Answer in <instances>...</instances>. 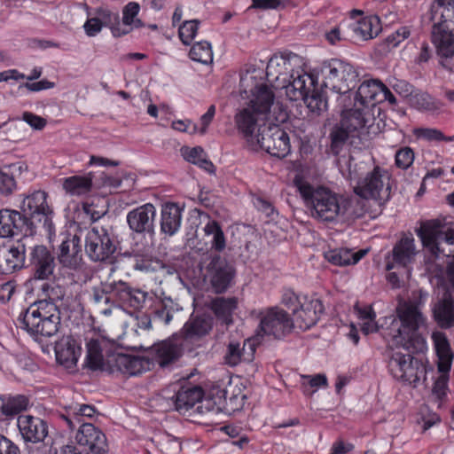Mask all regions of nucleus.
Listing matches in <instances>:
<instances>
[{"mask_svg": "<svg viewBox=\"0 0 454 454\" xmlns=\"http://www.w3.org/2000/svg\"><path fill=\"white\" fill-rule=\"evenodd\" d=\"M262 80V71L255 67H249L240 76V87L248 94V100L238 110L234 120L238 130L250 144L272 119L283 122L287 118L286 112L275 101L273 91Z\"/></svg>", "mask_w": 454, "mask_h": 454, "instance_id": "f257e3e1", "label": "nucleus"}, {"mask_svg": "<svg viewBox=\"0 0 454 454\" xmlns=\"http://www.w3.org/2000/svg\"><path fill=\"white\" fill-rule=\"evenodd\" d=\"M338 163L341 175L349 181L356 196L380 205L390 199L391 176L386 168L376 165L372 157L359 160L352 155H342Z\"/></svg>", "mask_w": 454, "mask_h": 454, "instance_id": "f03ea898", "label": "nucleus"}, {"mask_svg": "<svg viewBox=\"0 0 454 454\" xmlns=\"http://www.w3.org/2000/svg\"><path fill=\"white\" fill-rule=\"evenodd\" d=\"M397 316L390 315L375 319H368L362 322V332L369 334L381 331V335L387 341H391L396 347H402L406 350L423 351L426 348V340L417 332L420 325L425 323V317L411 304L399 306L396 309Z\"/></svg>", "mask_w": 454, "mask_h": 454, "instance_id": "7ed1b4c3", "label": "nucleus"}, {"mask_svg": "<svg viewBox=\"0 0 454 454\" xmlns=\"http://www.w3.org/2000/svg\"><path fill=\"white\" fill-rule=\"evenodd\" d=\"M295 185L310 215L321 222H333L346 213V200L324 186H314L303 180H295Z\"/></svg>", "mask_w": 454, "mask_h": 454, "instance_id": "20e7f679", "label": "nucleus"}, {"mask_svg": "<svg viewBox=\"0 0 454 454\" xmlns=\"http://www.w3.org/2000/svg\"><path fill=\"white\" fill-rule=\"evenodd\" d=\"M20 328L26 330L36 340L51 337L59 331V311L56 304L42 300L30 305L18 317Z\"/></svg>", "mask_w": 454, "mask_h": 454, "instance_id": "39448f33", "label": "nucleus"}, {"mask_svg": "<svg viewBox=\"0 0 454 454\" xmlns=\"http://www.w3.org/2000/svg\"><path fill=\"white\" fill-rule=\"evenodd\" d=\"M434 22L432 39L438 54L446 59L454 56V0H437L430 8Z\"/></svg>", "mask_w": 454, "mask_h": 454, "instance_id": "423d86ee", "label": "nucleus"}, {"mask_svg": "<svg viewBox=\"0 0 454 454\" xmlns=\"http://www.w3.org/2000/svg\"><path fill=\"white\" fill-rule=\"evenodd\" d=\"M48 194L43 190H35L27 194L20 195V209L24 217L31 223L33 229H35V223H41L51 241L55 235V225L53 223L54 211L49 205Z\"/></svg>", "mask_w": 454, "mask_h": 454, "instance_id": "0eeeda50", "label": "nucleus"}, {"mask_svg": "<svg viewBox=\"0 0 454 454\" xmlns=\"http://www.w3.org/2000/svg\"><path fill=\"white\" fill-rule=\"evenodd\" d=\"M323 85L333 92L345 94L354 88L358 80L356 69L345 61L331 59L321 68Z\"/></svg>", "mask_w": 454, "mask_h": 454, "instance_id": "6e6552de", "label": "nucleus"}, {"mask_svg": "<svg viewBox=\"0 0 454 454\" xmlns=\"http://www.w3.org/2000/svg\"><path fill=\"white\" fill-rule=\"evenodd\" d=\"M116 236L110 224H96L85 236V252L94 262L110 258L116 250Z\"/></svg>", "mask_w": 454, "mask_h": 454, "instance_id": "1a4fd4ad", "label": "nucleus"}, {"mask_svg": "<svg viewBox=\"0 0 454 454\" xmlns=\"http://www.w3.org/2000/svg\"><path fill=\"white\" fill-rule=\"evenodd\" d=\"M205 278L216 294L224 293L235 277V269L228 260L215 253H208L204 261Z\"/></svg>", "mask_w": 454, "mask_h": 454, "instance_id": "9d476101", "label": "nucleus"}, {"mask_svg": "<svg viewBox=\"0 0 454 454\" xmlns=\"http://www.w3.org/2000/svg\"><path fill=\"white\" fill-rule=\"evenodd\" d=\"M253 145L279 159L286 157L291 152L288 134L273 121L269 122L267 127L257 133V138Z\"/></svg>", "mask_w": 454, "mask_h": 454, "instance_id": "9b49d317", "label": "nucleus"}, {"mask_svg": "<svg viewBox=\"0 0 454 454\" xmlns=\"http://www.w3.org/2000/svg\"><path fill=\"white\" fill-rule=\"evenodd\" d=\"M294 327V321L283 309L272 307L261 312L259 336H272L281 339L290 333Z\"/></svg>", "mask_w": 454, "mask_h": 454, "instance_id": "f8f14e48", "label": "nucleus"}, {"mask_svg": "<svg viewBox=\"0 0 454 454\" xmlns=\"http://www.w3.org/2000/svg\"><path fill=\"white\" fill-rule=\"evenodd\" d=\"M418 235L425 247L431 254L437 258L441 254H445L444 249L441 248L442 243L450 246L454 245V230L448 228L443 230L440 222L431 221L421 225Z\"/></svg>", "mask_w": 454, "mask_h": 454, "instance_id": "ddd939ff", "label": "nucleus"}, {"mask_svg": "<svg viewBox=\"0 0 454 454\" xmlns=\"http://www.w3.org/2000/svg\"><path fill=\"white\" fill-rule=\"evenodd\" d=\"M391 374L399 380L415 384L419 381L424 370L419 360L410 354L395 352L388 363Z\"/></svg>", "mask_w": 454, "mask_h": 454, "instance_id": "4468645a", "label": "nucleus"}, {"mask_svg": "<svg viewBox=\"0 0 454 454\" xmlns=\"http://www.w3.org/2000/svg\"><path fill=\"white\" fill-rule=\"evenodd\" d=\"M301 62V58L294 53L286 55H273L266 67V77L269 82L278 89L282 82H286L289 75L296 65Z\"/></svg>", "mask_w": 454, "mask_h": 454, "instance_id": "2eb2a0df", "label": "nucleus"}, {"mask_svg": "<svg viewBox=\"0 0 454 454\" xmlns=\"http://www.w3.org/2000/svg\"><path fill=\"white\" fill-rule=\"evenodd\" d=\"M32 241L33 238L24 237L10 246L0 247V273L11 274L21 269L25 263L27 247Z\"/></svg>", "mask_w": 454, "mask_h": 454, "instance_id": "dca6fc26", "label": "nucleus"}, {"mask_svg": "<svg viewBox=\"0 0 454 454\" xmlns=\"http://www.w3.org/2000/svg\"><path fill=\"white\" fill-rule=\"evenodd\" d=\"M107 372L110 373L121 372L129 376L140 374L150 369L148 359L121 353L107 355Z\"/></svg>", "mask_w": 454, "mask_h": 454, "instance_id": "f3484780", "label": "nucleus"}, {"mask_svg": "<svg viewBox=\"0 0 454 454\" xmlns=\"http://www.w3.org/2000/svg\"><path fill=\"white\" fill-rule=\"evenodd\" d=\"M35 230L31 223L20 211L3 209L0 211V237L9 238L22 235L32 238Z\"/></svg>", "mask_w": 454, "mask_h": 454, "instance_id": "a211bd4d", "label": "nucleus"}, {"mask_svg": "<svg viewBox=\"0 0 454 454\" xmlns=\"http://www.w3.org/2000/svg\"><path fill=\"white\" fill-rule=\"evenodd\" d=\"M324 312L322 301L315 296L302 295L298 308L293 309L294 325L302 330L313 326Z\"/></svg>", "mask_w": 454, "mask_h": 454, "instance_id": "6ab92c4d", "label": "nucleus"}, {"mask_svg": "<svg viewBox=\"0 0 454 454\" xmlns=\"http://www.w3.org/2000/svg\"><path fill=\"white\" fill-rule=\"evenodd\" d=\"M110 295L120 306L139 310L144 307L148 294L126 282L119 281L110 284Z\"/></svg>", "mask_w": 454, "mask_h": 454, "instance_id": "aec40b11", "label": "nucleus"}, {"mask_svg": "<svg viewBox=\"0 0 454 454\" xmlns=\"http://www.w3.org/2000/svg\"><path fill=\"white\" fill-rule=\"evenodd\" d=\"M156 207L152 203L137 207L127 214V223L129 229L137 234H154V220Z\"/></svg>", "mask_w": 454, "mask_h": 454, "instance_id": "412c9836", "label": "nucleus"}, {"mask_svg": "<svg viewBox=\"0 0 454 454\" xmlns=\"http://www.w3.org/2000/svg\"><path fill=\"white\" fill-rule=\"evenodd\" d=\"M59 263L70 270H77L82 262L81 239L77 235H65L57 250Z\"/></svg>", "mask_w": 454, "mask_h": 454, "instance_id": "4be33fe9", "label": "nucleus"}, {"mask_svg": "<svg viewBox=\"0 0 454 454\" xmlns=\"http://www.w3.org/2000/svg\"><path fill=\"white\" fill-rule=\"evenodd\" d=\"M417 254L415 240L411 235L403 236L386 256V270H391L396 267L406 268L411 264Z\"/></svg>", "mask_w": 454, "mask_h": 454, "instance_id": "5701e85b", "label": "nucleus"}, {"mask_svg": "<svg viewBox=\"0 0 454 454\" xmlns=\"http://www.w3.org/2000/svg\"><path fill=\"white\" fill-rule=\"evenodd\" d=\"M17 426L26 442H43L49 434L48 424L39 417L21 414L17 419Z\"/></svg>", "mask_w": 454, "mask_h": 454, "instance_id": "b1692460", "label": "nucleus"}, {"mask_svg": "<svg viewBox=\"0 0 454 454\" xmlns=\"http://www.w3.org/2000/svg\"><path fill=\"white\" fill-rule=\"evenodd\" d=\"M28 261L33 270L34 278L46 280L53 275L55 258L45 246L31 247Z\"/></svg>", "mask_w": 454, "mask_h": 454, "instance_id": "393cba45", "label": "nucleus"}, {"mask_svg": "<svg viewBox=\"0 0 454 454\" xmlns=\"http://www.w3.org/2000/svg\"><path fill=\"white\" fill-rule=\"evenodd\" d=\"M314 85V79L311 75L302 71H293L286 82H282L278 89H284L286 97L296 101L304 98L310 92Z\"/></svg>", "mask_w": 454, "mask_h": 454, "instance_id": "a878e982", "label": "nucleus"}, {"mask_svg": "<svg viewBox=\"0 0 454 454\" xmlns=\"http://www.w3.org/2000/svg\"><path fill=\"white\" fill-rule=\"evenodd\" d=\"M256 345L255 339H247L243 343L230 341L223 356L224 363L230 366H236L242 362H251L254 359Z\"/></svg>", "mask_w": 454, "mask_h": 454, "instance_id": "bb28decb", "label": "nucleus"}, {"mask_svg": "<svg viewBox=\"0 0 454 454\" xmlns=\"http://www.w3.org/2000/svg\"><path fill=\"white\" fill-rule=\"evenodd\" d=\"M55 355L58 363L71 368L78 361L81 347L72 336H63L55 344Z\"/></svg>", "mask_w": 454, "mask_h": 454, "instance_id": "cd10ccee", "label": "nucleus"}, {"mask_svg": "<svg viewBox=\"0 0 454 454\" xmlns=\"http://www.w3.org/2000/svg\"><path fill=\"white\" fill-rule=\"evenodd\" d=\"M182 219V207L176 203H165L160 210V232L169 237L174 236L181 228Z\"/></svg>", "mask_w": 454, "mask_h": 454, "instance_id": "c85d7f7f", "label": "nucleus"}, {"mask_svg": "<svg viewBox=\"0 0 454 454\" xmlns=\"http://www.w3.org/2000/svg\"><path fill=\"white\" fill-rule=\"evenodd\" d=\"M106 342L100 337L90 338L86 343L85 366L92 371L107 372V356L105 357L104 348Z\"/></svg>", "mask_w": 454, "mask_h": 454, "instance_id": "c756f323", "label": "nucleus"}, {"mask_svg": "<svg viewBox=\"0 0 454 454\" xmlns=\"http://www.w3.org/2000/svg\"><path fill=\"white\" fill-rule=\"evenodd\" d=\"M383 85L378 79L364 80L358 87L355 102L370 110L371 106L379 103Z\"/></svg>", "mask_w": 454, "mask_h": 454, "instance_id": "7c9ffc66", "label": "nucleus"}, {"mask_svg": "<svg viewBox=\"0 0 454 454\" xmlns=\"http://www.w3.org/2000/svg\"><path fill=\"white\" fill-rule=\"evenodd\" d=\"M370 110L354 104V107L342 112L341 125L353 132L360 131L371 122Z\"/></svg>", "mask_w": 454, "mask_h": 454, "instance_id": "2f4dec72", "label": "nucleus"}, {"mask_svg": "<svg viewBox=\"0 0 454 454\" xmlns=\"http://www.w3.org/2000/svg\"><path fill=\"white\" fill-rule=\"evenodd\" d=\"M203 398V390L198 386L182 387L175 396H173V403L175 409L184 414L197 403L201 402Z\"/></svg>", "mask_w": 454, "mask_h": 454, "instance_id": "473e14b6", "label": "nucleus"}, {"mask_svg": "<svg viewBox=\"0 0 454 454\" xmlns=\"http://www.w3.org/2000/svg\"><path fill=\"white\" fill-rule=\"evenodd\" d=\"M96 413V409L89 404L70 405L66 413L60 415V419L66 424L70 431H74L77 425L86 422L85 419L92 418Z\"/></svg>", "mask_w": 454, "mask_h": 454, "instance_id": "72a5a7b5", "label": "nucleus"}, {"mask_svg": "<svg viewBox=\"0 0 454 454\" xmlns=\"http://www.w3.org/2000/svg\"><path fill=\"white\" fill-rule=\"evenodd\" d=\"M432 340L438 356V372H450L454 355L451 352L450 343L445 333L442 332H434L432 334Z\"/></svg>", "mask_w": 454, "mask_h": 454, "instance_id": "f704fd0d", "label": "nucleus"}, {"mask_svg": "<svg viewBox=\"0 0 454 454\" xmlns=\"http://www.w3.org/2000/svg\"><path fill=\"white\" fill-rule=\"evenodd\" d=\"M354 35L362 40H371L381 31L380 18L376 15L367 16L349 25Z\"/></svg>", "mask_w": 454, "mask_h": 454, "instance_id": "c9c22d12", "label": "nucleus"}, {"mask_svg": "<svg viewBox=\"0 0 454 454\" xmlns=\"http://www.w3.org/2000/svg\"><path fill=\"white\" fill-rule=\"evenodd\" d=\"M366 253L364 249L355 252L348 248H338L326 252L325 257L334 265L347 266L357 263Z\"/></svg>", "mask_w": 454, "mask_h": 454, "instance_id": "e433bc0d", "label": "nucleus"}, {"mask_svg": "<svg viewBox=\"0 0 454 454\" xmlns=\"http://www.w3.org/2000/svg\"><path fill=\"white\" fill-rule=\"evenodd\" d=\"M213 321L207 316H192L183 327L185 338H200L207 335L212 329Z\"/></svg>", "mask_w": 454, "mask_h": 454, "instance_id": "4c0bfd02", "label": "nucleus"}, {"mask_svg": "<svg viewBox=\"0 0 454 454\" xmlns=\"http://www.w3.org/2000/svg\"><path fill=\"white\" fill-rule=\"evenodd\" d=\"M238 299L235 297H218L211 301V309L215 315L226 325L232 323V313L237 309Z\"/></svg>", "mask_w": 454, "mask_h": 454, "instance_id": "58836bf2", "label": "nucleus"}, {"mask_svg": "<svg viewBox=\"0 0 454 454\" xmlns=\"http://www.w3.org/2000/svg\"><path fill=\"white\" fill-rule=\"evenodd\" d=\"M63 188L71 196L89 193L92 188V178L88 176H73L63 180Z\"/></svg>", "mask_w": 454, "mask_h": 454, "instance_id": "ea45409f", "label": "nucleus"}, {"mask_svg": "<svg viewBox=\"0 0 454 454\" xmlns=\"http://www.w3.org/2000/svg\"><path fill=\"white\" fill-rule=\"evenodd\" d=\"M153 349L155 360L161 367L176 361L181 356V348L171 341H163L156 345Z\"/></svg>", "mask_w": 454, "mask_h": 454, "instance_id": "a19ab883", "label": "nucleus"}, {"mask_svg": "<svg viewBox=\"0 0 454 454\" xmlns=\"http://www.w3.org/2000/svg\"><path fill=\"white\" fill-rule=\"evenodd\" d=\"M108 293L110 294V285L93 286L88 291L89 301L105 315H110L112 312L108 305L112 296H109Z\"/></svg>", "mask_w": 454, "mask_h": 454, "instance_id": "79ce46f5", "label": "nucleus"}, {"mask_svg": "<svg viewBox=\"0 0 454 454\" xmlns=\"http://www.w3.org/2000/svg\"><path fill=\"white\" fill-rule=\"evenodd\" d=\"M205 235L209 238L213 253L219 254L226 247L225 235L216 221L210 220L204 227Z\"/></svg>", "mask_w": 454, "mask_h": 454, "instance_id": "37998d69", "label": "nucleus"}, {"mask_svg": "<svg viewBox=\"0 0 454 454\" xmlns=\"http://www.w3.org/2000/svg\"><path fill=\"white\" fill-rule=\"evenodd\" d=\"M190 58L196 62L204 65L213 62V51L210 43L200 41L193 44L189 52Z\"/></svg>", "mask_w": 454, "mask_h": 454, "instance_id": "c03bdc74", "label": "nucleus"}, {"mask_svg": "<svg viewBox=\"0 0 454 454\" xmlns=\"http://www.w3.org/2000/svg\"><path fill=\"white\" fill-rule=\"evenodd\" d=\"M201 409V412L205 410L207 412L218 414L226 410L225 391L222 389L216 390V395L207 397L201 400V405L198 407Z\"/></svg>", "mask_w": 454, "mask_h": 454, "instance_id": "a18cd8bd", "label": "nucleus"}, {"mask_svg": "<svg viewBox=\"0 0 454 454\" xmlns=\"http://www.w3.org/2000/svg\"><path fill=\"white\" fill-rule=\"evenodd\" d=\"M28 399L25 395H18L10 397L6 402L0 399V409L6 416L18 414L27 409Z\"/></svg>", "mask_w": 454, "mask_h": 454, "instance_id": "49530a36", "label": "nucleus"}, {"mask_svg": "<svg viewBox=\"0 0 454 454\" xmlns=\"http://www.w3.org/2000/svg\"><path fill=\"white\" fill-rule=\"evenodd\" d=\"M440 375L434 383L432 388V398L438 407H441L442 400L447 395L449 372H439Z\"/></svg>", "mask_w": 454, "mask_h": 454, "instance_id": "de8ad7c7", "label": "nucleus"}, {"mask_svg": "<svg viewBox=\"0 0 454 454\" xmlns=\"http://www.w3.org/2000/svg\"><path fill=\"white\" fill-rule=\"evenodd\" d=\"M140 6L136 2H129L122 10V23L126 27L132 26V27L138 28L143 26L142 21L137 19L139 12Z\"/></svg>", "mask_w": 454, "mask_h": 454, "instance_id": "09e8293b", "label": "nucleus"}, {"mask_svg": "<svg viewBox=\"0 0 454 454\" xmlns=\"http://www.w3.org/2000/svg\"><path fill=\"white\" fill-rule=\"evenodd\" d=\"M200 21L198 20H191L184 21L178 29V35L184 44L189 45L195 38Z\"/></svg>", "mask_w": 454, "mask_h": 454, "instance_id": "8fccbe9b", "label": "nucleus"}, {"mask_svg": "<svg viewBox=\"0 0 454 454\" xmlns=\"http://www.w3.org/2000/svg\"><path fill=\"white\" fill-rule=\"evenodd\" d=\"M308 108L315 114H320L322 112L325 111L327 108V101L324 98V96L318 92L313 91L310 95L309 93L302 98Z\"/></svg>", "mask_w": 454, "mask_h": 454, "instance_id": "3c124183", "label": "nucleus"}, {"mask_svg": "<svg viewBox=\"0 0 454 454\" xmlns=\"http://www.w3.org/2000/svg\"><path fill=\"white\" fill-rule=\"evenodd\" d=\"M353 131L348 129L340 123L331 133L332 137V149L334 153H338L339 148L352 136Z\"/></svg>", "mask_w": 454, "mask_h": 454, "instance_id": "603ef678", "label": "nucleus"}, {"mask_svg": "<svg viewBox=\"0 0 454 454\" xmlns=\"http://www.w3.org/2000/svg\"><path fill=\"white\" fill-rule=\"evenodd\" d=\"M415 159V154L411 147L405 146L395 153V165L402 169L410 168Z\"/></svg>", "mask_w": 454, "mask_h": 454, "instance_id": "864d4df0", "label": "nucleus"}, {"mask_svg": "<svg viewBox=\"0 0 454 454\" xmlns=\"http://www.w3.org/2000/svg\"><path fill=\"white\" fill-rule=\"evenodd\" d=\"M417 104L420 109L432 114L439 113L443 107V105L439 100L434 98L428 94L420 95L417 98Z\"/></svg>", "mask_w": 454, "mask_h": 454, "instance_id": "5fc2aeb1", "label": "nucleus"}, {"mask_svg": "<svg viewBox=\"0 0 454 454\" xmlns=\"http://www.w3.org/2000/svg\"><path fill=\"white\" fill-rule=\"evenodd\" d=\"M410 35L411 31L407 27H402L393 34L389 35L385 40L387 51L397 47L403 40L407 39Z\"/></svg>", "mask_w": 454, "mask_h": 454, "instance_id": "6e6d98bb", "label": "nucleus"}, {"mask_svg": "<svg viewBox=\"0 0 454 454\" xmlns=\"http://www.w3.org/2000/svg\"><path fill=\"white\" fill-rule=\"evenodd\" d=\"M174 302L171 299L162 301L161 308L155 310V317L168 325L172 320L174 311Z\"/></svg>", "mask_w": 454, "mask_h": 454, "instance_id": "4d7b16f0", "label": "nucleus"}, {"mask_svg": "<svg viewBox=\"0 0 454 454\" xmlns=\"http://www.w3.org/2000/svg\"><path fill=\"white\" fill-rule=\"evenodd\" d=\"M96 19L103 25V27H110L112 25L118 23L119 14L113 12L106 8H98L95 11Z\"/></svg>", "mask_w": 454, "mask_h": 454, "instance_id": "13d9d810", "label": "nucleus"}, {"mask_svg": "<svg viewBox=\"0 0 454 454\" xmlns=\"http://www.w3.org/2000/svg\"><path fill=\"white\" fill-rule=\"evenodd\" d=\"M414 134L418 138H421L428 142L442 141V139L444 138L443 133L437 129L419 128L414 130Z\"/></svg>", "mask_w": 454, "mask_h": 454, "instance_id": "bf43d9fd", "label": "nucleus"}, {"mask_svg": "<svg viewBox=\"0 0 454 454\" xmlns=\"http://www.w3.org/2000/svg\"><path fill=\"white\" fill-rule=\"evenodd\" d=\"M42 291L44 293L45 296L48 298L49 302L54 303L56 301L62 300L64 297V291L61 286L59 285H51L49 283H44L42 286Z\"/></svg>", "mask_w": 454, "mask_h": 454, "instance_id": "052dcab7", "label": "nucleus"}, {"mask_svg": "<svg viewBox=\"0 0 454 454\" xmlns=\"http://www.w3.org/2000/svg\"><path fill=\"white\" fill-rule=\"evenodd\" d=\"M181 152L185 160L195 165L205 156L204 150L200 146L193 148L184 147L182 148Z\"/></svg>", "mask_w": 454, "mask_h": 454, "instance_id": "680f3d73", "label": "nucleus"}, {"mask_svg": "<svg viewBox=\"0 0 454 454\" xmlns=\"http://www.w3.org/2000/svg\"><path fill=\"white\" fill-rule=\"evenodd\" d=\"M172 128L180 132H187L189 134L198 133V125L191 120H178L172 122Z\"/></svg>", "mask_w": 454, "mask_h": 454, "instance_id": "e2e57ef3", "label": "nucleus"}, {"mask_svg": "<svg viewBox=\"0 0 454 454\" xmlns=\"http://www.w3.org/2000/svg\"><path fill=\"white\" fill-rule=\"evenodd\" d=\"M22 120L33 129L41 130L46 125V120L30 112L23 113Z\"/></svg>", "mask_w": 454, "mask_h": 454, "instance_id": "0e129e2a", "label": "nucleus"}, {"mask_svg": "<svg viewBox=\"0 0 454 454\" xmlns=\"http://www.w3.org/2000/svg\"><path fill=\"white\" fill-rule=\"evenodd\" d=\"M0 454H20V450L14 442L0 434Z\"/></svg>", "mask_w": 454, "mask_h": 454, "instance_id": "69168bd1", "label": "nucleus"}, {"mask_svg": "<svg viewBox=\"0 0 454 454\" xmlns=\"http://www.w3.org/2000/svg\"><path fill=\"white\" fill-rule=\"evenodd\" d=\"M102 27L103 25L99 22V20H98L95 17L88 19L83 25L85 34L90 37L96 36L100 33Z\"/></svg>", "mask_w": 454, "mask_h": 454, "instance_id": "338daca9", "label": "nucleus"}, {"mask_svg": "<svg viewBox=\"0 0 454 454\" xmlns=\"http://www.w3.org/2000/svg\"><path fill=\"white\" fill-rule=\"evenodd\" d=\"M83 212L90 216L92 222H96L99 220L102 216H104L106 213V210L104 208L98 209L96 206L90 203H83L82 205Z\"/></svg>", "mask_w": 454, "mask_h": 454, "instance_id": "774afa93", "label": "nucleus"}]
</instances>
